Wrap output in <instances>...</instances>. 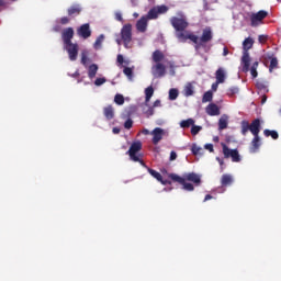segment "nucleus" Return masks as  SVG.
I'll return each mask as SVG.
<instances>
[{
	"label": "nucleus",
	"mask_w": 281,
	"mask_h": 281,
	"mask_svg": "<svg viewBox=\"0 0 281 281\" xmlns=\"http://www.w3.org/2000/svg\"><path fill=\"white\" fill-rule=\"evenodd\" d=\"M254 47V38L247 37L243 42V56L240 58V71L243 74H249L252 78H258V65L260 63L255 61L251 65V56H249V49Z\"/></svg>",
	"instance_id": "nucleus-1"
},
{
	"label": "nucleus",
	"mask_w": 281,
	"mask_h": 281,
	"mask_svg": "<svg viewBox=\"0 0 281 281\" xmlns=\"http://www.w3.org/2000/svg\"><path fill=\"white\" fill-rule=\"evenodd\" d=\"M168 178L175 183H180L182 190H186L187 192H194V186H201V176L196 172L184 173L183 177L177 173H169ZM187 181H190L191 183Z\"/></svg>",
	"instance_id": "nucleus-2"
},
{
	"label": "nucleus",
	"mask_w": 281,
	"mask_h": 281,
	"mask_svg": "<svg viewBox=\"0 0 281 281\" xmlns=\"http://www.w3.org/2000/svg\"><path fill=\"white\" fill-rule=\"evenodd\" d=\"M240 126L241 135H244V137L249 133V131L254 137H257L260 136V131H262V121H260V119H255L250 124L248 121H241Z\"/></svg>",
	"instance_id": "nucleus-3"
},
{
	"label": "nucleus",
	"mask_w": 281,
	"mask_h": 281,
	"mask_svg": "<svg viewBox=\"0 0 281 281\" xmlns=\"http://www.w3.org/2000/svg\"><path fill=\"white\" fill-rule=\"evenodd\" d=\"M121 38L124 47L128 49L131 42L133 41V25L131 23L124 24L121 29Z\"/></svg>",
	"instance_id": "nucleus-4"
},
{
	"label": "nucleus",
	"mask_w": 281,
	"mask_h": 281,
	"mask_svg": "<svg viewBox=\"0 0 281 281\" xmlns=\"http://www.w3.org/2000/svg\"><path fill=\"white\" fill-rule=\"evenodd\" d=\"M139 150H142V142L137 140L131 145L126 155H130V159L132 161H138L139 164H142V166H145L144 160H142L139 158V155H137V153H139Z\"/></svg>",
	"instance_id": "nucleus-5"
},
{
	"label": "nucleus",
	"mask_w": 281,
	"mask_h": 281,
	"mask_svg": "<svg viewBox=\"0 0 281 281\" xmlns=\"http://www.w3.org/2000/svg\"><path fill=\"white\" fill-rule=\"evenodd\" d=\"M170 23L172 25V27L176 30V34H181V32H188L186 30H188V20L183 19V18H177V16H172L170 19Z\"/></svg>",
	"instance_id": "nucleus-6"
},
{
	"label": "nucleus",
	"mask_w": 281,
	"mask_h": 281,
	"mask_svg": "<svg viewBox=\"0 0 281 281\" xmlns=\"http://www.w3.org/2000/svg\"><path fill=\"white\" fill-rule=\"evenodd\" d=\"M222 150L225 159H232L235 164H238L240 161V154L238 153V149H231L225 144H222Z\"/></svg>",
	"instance_id": "nucleus-7"
},
{
	"label": "nucleus",
	"mask_w": 281,
	"mask_h": 281,
	"mask_svg": "<svg viewBox=\"0 0 281 281\" xmlns=\"http://www.w3.org/2000/svg\"><path fill=\"white\" fill-rule=\"evenodd\" d=\"M64 43V49L68 53V57L71 58V27H67L61 33Z\"/></svg>",
	"instance_id": "nucleus-8"
},
{
	"label": "nucleus",
	"mask_w": 281,
	"mask_h": 281,
	"mask_svg": "<svg viewBox=\"0 0 281 281\" xmlns=\"http://www.w3.org/2000/svg\"><path fill=\"white\" fill-rule=\"evenodd\" d=\"M176 37L178 38V41H180V43H186L189 40V41H192V43H194L195 45H199V36L188 31L176 33Z\"/></svg>",
	"instance_id": "nucleus-9"
},
{
	"label": "nucleus",
	"mask_w": 281,
	"mask_h": 281,
	"mask_svg": "<svg viewBox=\"0 0 281 281\" xmlns=\"http://www.w3.org/2000/svg\"><path fill=\"white\" fill-rule=\"evenodd\" d=\"M151 76L154 78H164L166 76V65L164 63L153 65Z\"/></svg>",
	"instance_id": "nucleus-10"
},
{
	"label": "nucleus",
	"mask_w": 281,
	"mask_h": 281,
	"mask_svg": "<svg viewBox=\"0 0 281 281\" xmlns=\"http://www.w3.org/2000/svg\"><path fill=\"white\" fill-rule=\"evenodd\" d=\"M267 15H268L267 11H262V10L257 13H254L250 16L251 26L252 27L258 26L261 23V21H265V19H267Z\"/></svg>",
	"instance_id": "nucleus-11"
},
{
	"label": "nucleus",
	"mask_w": 281,
	"mask_h": 281,
	"mask_svg": "<svg viewBox=\"0 0 281 281\" xmlns=\"http://www.w3.org/2000/svg\"><path fill=\"white\" fill-rule=\"evenodd\" d=\"M151 135H153V144L157 146V144H159V142L164 139L165 132L161 127H156L151 131Z\"/></svg>",
	"instance_id": "nucleus-12"
},
{
	"label": "nucleus",
	"mask_w": 281,
	"mask_h": 281,
	"mask_svg": "<svg viewBox=\"0 0 281 281\" xmlns=\"http://www.w3.org/2000/svg\"><path fill=\"white\" fill-rule=\"evenodd\" d=\"M78 36L80 38H89L91 36V27L89 26V23L82 24L78 30H77Z\"/></svg>",
	"instance_id": "nucleus-13"
},
{
	"label": "nucleus",
	"mask_w": 281,
	"mask_h": 281,
	"mask_svg": "<svg viewBox=\"0 0 281 281\" xmlns=\"http://www.w3.org/2000/svg\"><path fill=\"white\" fill-rule=\"evenodd\" d=\"M148 29V18H146V15H143L137 22H136V30L138 32H146V30Z\"/></svg>",
	"instance_id": "nucleus-14"
},
{
	"label": "nucleus",
	"mask_w": 281,
	"mask_h": 281,
	"mask_svg": "<svg viewBox=\"0 0 281 281\" xmlns=\"http://www.w3.org/2000/svg\"><path fill=\"white\" fill-rule=\"evenodd\" d=\"M205 111H206L207 115H211V116L221 115V109L215 103H210L205 108Z\"/></svg>",
	"instance_id": "nucleus-15"
},
{
	"label": "nucleus",
	"mask_w": 281,
	"mask_h": 281,
	"mask_svg": "<svg viewBox=\"0 0 281 281\" xmlns=\"http://www.w3.org/2000/svg\"><path fill=\"white\" fill-rule=\"evenodd\" d=\"M151 58L154 60V63L156 64H161V63H166V55H164V52L156 49L153 55Z\"/></svg>",
	"instance_id": "nucleus-16"
},
{
	"label": "nucleus",
	"mask_w": 281,
	"mask_h": 281,
	"mask_svg": "<svg viewBox=\"0 0 281 281\" xmlns=\"http://www.w3.org/2000/svg\"><path fill=\"white\" fill-rule=\"evenodd\" d=\"M260 136H254L251 143H250V148H249V153H258V150H260Z\"/></svg>",
	"instance_id": "nucleus-17"
},
{
	"label": "nucleus",
	"mask_w": 281,
	"mask_h": 281,
	"mask_svg": "<svg viewBox=\"0 0 281 281\" xmlns=\"http://www.w3.org/2000/svg\"><path fill=\"white\" fill-rule=\"evenodd\" d=\"M213 35H212V29H204L202 36L200 37V43H210L212 41Z\"/></svg>",
	"instance_id": "nucleus-18"
},
{
	"label": "nucleus",
	"mask_w": 281,
	"mask_h": 281,
	"mask_svg": "<svg viewBox=\"0 0 281 281\" xmlns=\"http://www.w3.org/2000/svg\"><path fill=\"white\" fill-rule=\"evenodd\" d=\"M149 175L151 177H154V179H156L157 181H159L160 183H162V186H167L168 181L164 180V177L161 176V173H159V171L155 170V169H147Z\"/></svg>",
	"instance_id": "nucleus-19"
},
{
	"label": "nucleus",
	"mask_w": 281,
	"mask_h": 281,
	"mask_svg": "<svg viewBox=\"0 0 281 281\" xmlns=\"http://www.w3.org/2000/svg\"><path fill=\"white\" fill-rule=\"evenodd\" d=\"M234 183V177L229 173H225L221 178V186L222 188H227V186H232Z\"/></svg>",
	"instance_id": "nucleus-20"
},
{
	"label": "nucleus",
	"mask_w": 281,
	"mask_h": 281,
	"mask_svg": "<svg viewBox=\"0 0 281 281\" xmlns=\"http://www.w3.org/2000/svg\"><path fill=\"white\" fill-rule=\"evenodd\" d=\"M103 115L106 120H113L115 117V110L112 105H108L103 109Z\"/></svg>",
	"instance_id": "nucleus-21"
},
{
	"label": "nucleus",
	"mask_w": 281,
	"mask_h": 281,
	"mask_svg": "<svg viewBox=\"0 0 281 281\" xmlns=\"http://www.w3.org/2000/svg\"><path fill=\"white\" fill-rule=\"evenodd\" d=\"M154 93L155 89H153V86L145 89V106H148V102H150V98H153Z\"/></svg>",
	"instance_id": "nucleus-22"
},
{
	"label": "nucleus",
	"mask_w": 281,
	"mask_h": 281,
	"mask_svg": "<svg viewBox=\"0 0 281 281\" xmlns=\"http://www.w3.org/2000/svg\"><path fill=\"white\" fill-rule=\"evenodd\" d=\"M183 95L186 98H190V95H194V86L192 83L188 82L183 88Z\"/></svg>",
	"instance_id": "nucleus-23"
},
{
	"label": "nucleus",
	"mask_w": 281,
	"mask_h": 281,
	"mask_svg": "<svg viewBox=\"0 0 281 281\" xmlns=\"http://www.w3.org/2000/svg\"><path fill=\"white\" fill-rule=\"evenodd\" d=\"M216 81L222 83L225 82V70L223 68H218L215 72Z\"/></svg>",
	"instance_id": "nucleus-24"
},
{
	"label": "nucleus",
	"mask_w": 281,
	"mask_h": 281,
	"mask_svg": "<svg viewBox=\"0 0 281 281\" xmlns=\"http://www.w3.org/2000/svg\"><path fill=\"white\" fill-rule=\"evenodd\" d=\"M97 74H98V65L91 64L88 68V77L92 80V78H95Z\"/></svg>",
	"instance_id": "nucleus-25"
},
{
	"label": "nucleus",
	"mask_w": 281,
	"mask_h": 281,
	"mask_svg": "<svg viewBox=\"0 0 281 281\" xmlns=\"http://www.w3.org/2000/svg\"><path fill=\"white\" fill-rule=\"evenodd\" d=\"M147 21H150L153 19H158L159 12L157 11V8H153L148 11L147 15H145Z\"/></svg>",
	"instance_id": "nucleus-26"
},
{
	"label": "nucleus",
	"mask_w": 281,
	"mask_h": 281,
	"mask_svg": "<svg viewBox=\"0 0 281 281\" xmlns=\"http://www.w3.org/2000/svg\"><path fill=\"white\" fill-rule=\"evenodd\" d=\"M263 135L265 137H272V139H278V137H280L278 132L274 130H265Z\"/></svg>",
	"instance_id": "nucleus-27"
},
{
	"label": "nucleus",
	"mask_w": 281,
	"mask_h": 281,
	"mask_svg": "<svg viewBox=\"0 0 281 281\" xmlns=\"http://www.w3.org/2000/svg\"><path fill=\"white\" fill-rule=\"evenodd\" d=\"M181 128H190V126H194L193 119L183 120L180 122Z\"/></svg>",
	"instance_id": "nucleus-28"
},
{
	"label": "nucleus",
	"mask_w": 281,
	"mask_h": 281,
	"mask_svg": "<svg viewBox=\"0 0 281 281\" xmlns=\"http://www.w3.org/2000/svg\"><path fill=\"white\" fill-rule=\"evenodd\" d=\"M214 98V94L212 93V91H206L203 97H202V102L203 104H205L206 102H212V99Z\"/></svg>",
	"instance_id": "nucleus-29"
},
{
	"label": "nucleus",
	"mask_w": 281,
	"mask_h": 281,
	"mask_svg": "<svg viewBox=\"0 0 281 281\" xmlns=\"http://www.w3.org/2000/svg\"><path fill=\"white\" fill-rule=\"evenodd\" d=\"M179 98V90L176 88H171L169 90V100L175 101Z\"/></svg>",
	"instance_id": "nucleus-30"
},
{
	"label": "nucleus",
	"mask_w": 281,
	"mask_h": 281,
	"mask_svg": "<svg viewBox=\"0 0 281 281\" xmlns=\"http://www.w3.org/2000/svg\"><path fill=\"white\" fill-rule=\"evenodd\" d=\"M87 63H89V52L83 49L81 52V65H87Z\"/></svg>",
	"instance_id": "nucleus-31"
},
{
	"label": "nucleus",
	"mask_w": 281,
	"mask_h": 281,
	"mask_svg": "<svg viewBox=\"0 0 281 281\" xmlns=\"http://www.w3.org/2000/svg\"><path fill=\"white\" fill-rule=\"evenodd\" d=\"M80 12H82V7L80 4H74L71 7V14L75 16H78V14H80Z\"/></svg>",
	"instance_id": "nucleus-32"
},
{
	"label": "nucleus",
	"mask_w": 281,
	"mask_h": 281,
	"mask_svg": "<svg viewBox=\"0 0 281 281\" xmlns=\"http://www.w3.org/2000/svg\"><path fill=\"white\" fill-rule=\"evenodd\" d=\"M78 58V44H71V60Z\"/></svg>",
	"instance_id": "nucleus-33"
},
{
	"label": "nucleus",
	"mask_w": 281,
	"mask_h": 281,
	"mask_svg": "<svg viewBox=\"0 0 281 281\" xmlns=\"http://www.w3.org/2000/svg\"><path fill=\"white\" fill-rule=\"evenodd\" d=\"M273 69H278V58L272 57L270 60L269 71H273Z\"/></svg>",
	"instance_id": "nucleus-34"
},
{
	"label": "nucleus",
	"mask_w": 281,
	"mask_h": 281,
	"mask_svg": "<svg viewBox=\"0 0 281 281\" xmlns=\"http://www.w3.org/2000/svg\"><path fill=\"white\" fill-rule=\"evenodd\" d=\"M201 131H203L202 126L193 124L191 127V135H193V136L199 135V133H201Z\"/></svg>",
	"instance_id": "nucleus-35"
},
{
	"label": "nucleus",
	"mask_w": 281,
	"mask_h": 281,
	"mask_svg": "<svg viewBox=\"0 0 281 281\" xmlns=\"http://www.w3.org/2000/svg\"><path fill=\"white\" fill-rule=\"evenodd\" d=\"M192 155H201L203 148L199 147L196 144H193L191 147Z\"/></svg>",
	"instance_id": "nucleus-36"
},
{
	"label": "nucleus",
	"mask_w": 281,
	"mask_h": 281,
	"mask_svg": "<svg viewBox=\"0 0 281 281\" xmlns=\"http://www.w3.org/2000/svg\"><path fill=\"white\" fill-rule=\"evenodd\" d=\"M123 74H125V76L130 79L133 80V68L131 67H125L123 69Z\"/></svg>",
	"instance_id": "nucleus-37"
},
{
	"label": "nucleus",
	"mask_w": 281,
	"mask_h": 281,
	"mask_svg": "<svg viewBox=\"0 0 281 281\" xmlns=\"http://www.w3.org/2000/svg\"><path fill=\"white\" fill-rule=\"evenodd\" d=\"M218 128H220V131H225V128H227V120L220 119V121H218Z\"/></svg>",
	"instance_id": "nucleus-38"
},
{
	"label": "nucleus",
	"mask_w": 281,
	"mask_h": 281,
	"mask_svg": "<svg viewBox=\"0 0 281 281\" xmlns=\"http://www.w3.org/2000/svg\"><path fill=\"white\" fill-rule=\"evenodd\" d=\"M114 102H115V104H119V105L124 104V95H122V94H116V95L114 97Z\"/></svg>",
	"instance_id": "nucleus-39"
},
{
	"label": "nucleus",
	"mask_w": 281,
	"mask_h": 281,
	"mask_svg": "<svg viewBox=\"0 0 281 281\" xmlns=\"http://www.w3.org/2000/svg\"><path fill=\"white\" fill-rule=\"evenodd\" d=\"M156 10L158 11V14H166L168 12V7L167 5H158L156 7Z\"/></svg>",
	"instance_id": "nucleus-40"
},
{
	"label": "nucleus",
	"mask_w": 281,
	"mask_h": 281,
	"mask_svg": "<svg viewBox=\"0 0 281 281\" xmlns=\"http://www.w3.org/2000/svg\"><path fill=\"white\" fill-rule=\"evenodd\" d=\"M104 82H106L105 78H97L94 81L95 87H102V85H104Z\"/></svg>",
	"instance_id": "nucleus-41"
},
{
	"label": "nucleus",
	"mask_w": 281,
	"mask_h": 281,
	"mask_svg": "<svg viewBox=\"0 0 281 281\" xmlns=\"http://www.w3.org/2000/svg\"><path fill=\"white\" fill-rule=\"evenodd\" d=\"M124 128H127V131H130V128H133V120H126L124 123Z\"/></svg>",
	"instance_id": "nucleus-42"
},
{
	"label": "nucleus",
	"mask_w": 281,
	"mask_h": 281,
	"mask_svg": "<svg viewBox=\"0 0 281 281\" xmlns=\"http://www.w3.org/2000/svg\"><path fill=\"white\" fill-rule=\"evenodd\" d=\"M236 93H238L237 87H233V88L228 89V92H227L228 95H236Z\"/></svg>",
	"instance_id": "nucleus-43"
},
{
	"label": "nucleus",
	"mask_w": 281,
	"mask_h": 281,
	"mask_svg": "<svg viewBox=\"0 0 281 281\" xmlns=\"http://www.w3.org/2000/svg\"><path fill=\"white\" fill-rule=\"evenodd\" d=\"M58 22L60 25H67V23H69V18L67 16L61 18Z\"/></svg>",
	"instance_id": "nucleus-44"
},
{
	"label": "nucleus",
	"mask_w": 281,
	"mask_h": 281,
	"mask_svg": "<svg viewBox=\"0 0 281 281\" xmlns=\"http://www.w3.org/2000/svg\"><path fill=\"white\" fill-rule=\"evenodd\" d=\"M145 113L148 116L155 115V108L154 106H149L148 110Z\"/></svg>",
	"instance_id": "nucleus-45"
},
{
	"label": "nucleus",
	"mask_w": 281,
	"mask_h": 281,
	"mask_svg": "<svg viewBox=\"0 0 281 281\" xmlns=\"http://www.w3.org/2000/svg\"><path fill=\"white\" fill-rule=\"evenodd\" d=\"M63 26L59 24V22H57V24L54 25L53 31L54 32H61Z\"/></svg>",
	"instance_id": "nucleus-46"
},
{
	"label": "nucleus",
	"mask_w": 281,
	"mask_h": 281,
	"mask_svg": "<svg viewBox=\"0 0 281 281\" xmlns=\"http://www.w3.org/2000/svg\"><path fill=\"white\" fill-rule=\"evenodd\" d=\"M258 41H259V43H261V44L267 43V35H259V36H258Z\"/></svg>",
	"instance_id": "nucleus-47"
},
{
	"label": "nucleus",
	"mask_w": 281,
	"mask_h": 281,
	"mask_svg": "<svg viewBox=\"0 0 281 281\" xmlns=\"http://www.w3.org/2000/svg\"><path fill=\"white\" fill-rule=\"evenodd\" d=\"M177 159V151L172 150L170 153L169 161H175Z\"/></svg>",
	"instance_id": "nucleus-48"
},
{
	"label": "nucleus",
	"mask_w": 281,
	"mask_h": 281,
	"mask_svg": "<svg viewBox=\"0 0 281 281\" xmlns=\"http://www.w3.org/2000/svg\"><path fill=\"white\" fill-rule=\"evenodd\" d=\"M204 148H205L206 150H209L210 153H214V145H212V144H206V145L204 146Z\"/></svg>",
	"instance_id": "nucleus-49"
},
{
	"label": "nucleus",
	"mask_w": 281,
	"mask_h": 281,
	"mask_svg": "<svg viewBox=\"0 0 281 281\" xmlns=\"http://www.w3.org/2000/svg\"><path fill=\"white\" fill-rule=\"evenodd\" d=\"M116 60L119 65H124V56L123 55H117Z\"/></svg>",
	"instance_id": "nucleus-50"
},
{
	"label": "nucleus",
	"mask_w": 281,
	"mask_h": 281,
	"mask_svg": "<svg viewBox=\"0 0 281 281\" xmlns=\"http://www.w3.org/2000/svg\"><path fill=\"white\" fill-rule=\"evenodd\" d=\"M258 89H263L267 93H269V89H267V86L265 83H257Z\"/></svg>",
	"instance_id": "nucleus-51"
},
{
	"label": "nucleus",
	"mask_w": 281,
	"mask_h": 281,
	"mask_svg": "<svg viewBox=\"0 0 281 281\" xmlns=\"http://www.w3.org/2000/svg\"><path fill=\"white\" fill-rule=\"evenodd\" d=\"M151 106L154 109H157V108L161 106V100L157 99Z\"/></svg>",
	"instance_id": "nucleus-52"
},
{
	"label": "nucleus",
	"mask_w": 281,
	"mask_h": 281,
	"mask_svg": "<svg viewBox=\"0 0 281 281\" xmlns=\"http://www.w3.org/2000/svg\"><path fill=\"white\" fill-rule=\"evenodd\" d=\"M103 40H104V35H100V36L97 38L94 45H100Z\"/></svg>",
	"instance_id": "nucleus-53"
},
{
	"label": "nucleus",
	"mask_w": 281,
	"mask_h": 281,
	"mask_svg": "<svg viewBox=\"0 0 281 281\" xmlns=\"http://www.w3.org/2000/svg\"><path fill=\"white\" fill-rule=\"evenodd\" d=\"M218 85H221V82H218V81L212 83V91H217L218 90Z\"/></svg>",
	"instance_id": "nucleus-54"
},
{
	"label": "nucleus",
	"mask_w": 281,
	"mask_h": 281,
	"mask_svg": "<svg viewBox=\"0 0 281 281\" xmlns=\"http://www.w3.org/2000/svg\"><path fill=\"white\" fill-rule=\"evenodd\" d=\"M115 19L116 21H120V22L124 21V19L122 18V13H116Z\"/></svg>",
	"instance_id": "nucleus-55"
},
{
	"label": "nucleus",
	"mask_w": 281,
	"mask_h": 281,
	"mask_svg": "<svg viewBox=\"0 0 281 281\" xmlns=\"http://www.w3.org/2000/svg\"><path fill=\"white\" fill-rule=\"evenodd\" d=\"M112 133H114V135L120 134V128L119 127H113Z\"/></svg>",
	"instance_id": "nucleus-56"
},
{
	"label": "nucleus",
	"mask_w": 281,
	"mask_h": 281,
	"mask_svg": "<svg viewBox=\"0 0 281 281\" xmlns=\"http://www.w3.org/2000/svg\"><path fill=\"white\" fill-rule=\"evenodd\" d=\"M266 102H267V95L263 94V95L261 97V104H265Z\"/></svg>",
	"instance_id": "nucleus-57"
},
{
	"label": "nucleus",
	"mask_w": 281,
	"mask_h": 281,
	"mask_svg": "<svg viewBox=\"0 0 281 281\" xmlns=\"http://www.w3.org/2000/svg\"><path fill=\"white\" fill-rule=\"evenodd\" d=\"M212 199H213V196H212L211 194H206L205 198H204V202H205V201H210V200H212Z\"/></svg>",
	"instance_id": "nucleus-58"
},
{
	"label": "nucleus",
	"mask_w": 281,
	"mask_h": 281,
	"mask_svg": "<svg viewBox=\"0 0 281 281\" xmlns=\"http://www.w3.org/2000/svg\"><path fill=\"white\" fill-rule=\"evenodd\" d=\"M227 54H229V49H227V47H224V49H223V56H227Z\"/></svg>",
	"instance_id": "nucleus-59"
},
{
	"label": "nucleus",
	"mask_w": 281,
	"mask_h": 281,
	"mask_svg": "<svg viewBox=\"0 0 281 281\" xmlns=\"http://www.w3.org/2000/svg\"><path fill=\"white\" fill-rule=\"evenodd\" d=\"M216 159H217L220 166H224L225 161H223V159H221V158H218V157H217Z\"/></svg>",
	"instance_id": "nucleus-60"
},
{
	"label": "nucleus",
	"mask_w": 281,
	"mask_h": 281,
	"mask_svg": "<svg viewBox=\"0 0 281 281\" xmlns=\"http://www.w3.org/2000/svg\"><path fill=\"white\" fill-rule=\"evenodd\" d=\"M143 134H144V135H150V131H148V130H143Z\"/></svg>",
	"instance_id": "nucleus-61"
},
{
	"label": "nucleus",
	"mask_w": 281,
	"mask_h": 281,
	"mask_svg": "<svg viewBox=\"0 0 281 281\" xmlns=\"http://www.w3.org/2000/svg\"><path fill=\"white\" fill-rule=\"evenodd\" d=\"M117 45H122V41L116 40Z\"/></svg>",
	"instance_id": "nucleus-62"
},
{
	"label": "nucleus",
	"mask_w": 281,
	"mask_h": 281,
	"mask_svg": "<svg viewBox=\"0 0 281 281\" xmlns=\"http://www.w3.org/2000/svg\"><path fill=\"white\" fill-rule=\"evenodd\" d=\"M1 5H3V0H0V8H1Z\"/></svg>",
	"instance_id": "nucleus-63"
},
{
	"label": "nucleus",
	"mask_w": 281,
	"mask_h": 281,
	"mask_svg": "<svg viewBox=\"0 0 281 281\" xmlns=\"http://www.w3.org/2000/svg\"><path fill=\"white\" fill-rule=\"evenodd\" d=\"M71 36H74V30L71 31Z\"/></svg>",
	"instance_id": "nucleus-64"
}]
</instances>
